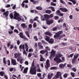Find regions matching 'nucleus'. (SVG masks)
I'll use <instances>...</instances> for the list:
<instances>
[{
	"label": "nucleus",
	"mask_w": 79,
	"mask_h": 79,
	"mask_svg": "<svg viewBox=\"0 0 79 79\" xmlns=\"http://www.w3.org/2000/svg\"><path fill=\"white\" fill-rule=\"evenodd\" d=\"M54 18L55 20H57V19H59V17L58 16H54Z\"/></svg>",
	"instance_id": "58836bf2"
},
{
	"label": "nucleus",
	"mask_w": 79,
	"mask_h": 79,
	"mask_svg": "<svg viewBox=\"0 0 79 79\" xmlns=\"http://www.w3.org/2000/svg\"><path fill=\"white\" fill-rule=\"evenodd\" d=\"M46 51L45 50H43L40 51V53L42 54V55H44L45 53H46Z\"/></svg>",
	"instance_id": "a878e982"
},
{
	"label": "nucleus",
	"mask_w": 79,
	"mask_h": 79,
	"mask_svg": "<svg viewBox=\"0 0 79 79\" xmlns=\"http://www.w3.org/2000/svg\"><path fill=\"white\" fill-rule=\"evenodd\" d=\"M25 46V45L24 44H23V45H22V44H21L19 46V48L20 49V52H21V50H22V48L23 50H24Z\"/></svg>",
	"instance_id": "9b49d317"
},
{
	"label": "nucleus",
	"mask_w": 79,
	"mask_h": 79,
	"mask_svg": "<svg viewBox=\"0 0 79 79\" xmlns=\"http://www.w3.org/2000/svg\"><path fill=\"white\" fill-rule=\"evenodd\" d=\"M38 47L40 49L44 48V46H42V44L41 42H39L38 43Z\"/></svg>",
	"instance_id": "9d476101"
},
{
	"label": "nucleus",
	"mask_w": 79,
	"mask_h": 79,
	"mask_svg": "<svg viewBox=\"0 0 79 79\" xmlns=\"http://www.w3.org/2000/svg\"><path fill=\"white\" fill-rule=\"evenodd\" d=\"M46 38H45V40L48 42L50 39V37L49 36H46Z\"/></svg>",
	"instance_id": "cd10ccee"
},
{
	"label": "nucleus",
	"mask_w": 79,
	"mask_h": 79,
	"mask_svg": "<svg viewBox=\"0 0 79 79\" xmlns=\"http://www.w3.org/2000/svg\"><path fill=\"white\" fill-rule=\"evenodd\" d=\"M62 56L63 55H62L61 53L60 52H58L56 54L55 58H54V61L56 62L57 64L63 62V61L60 58L62 57Z\"/></svg>",
	"instance_id": "f257e3e1"
},
{
	"label": "nucleus",
	"mask_w": 79,
	"mask_h": 79,
	"mask_svg": "<svg viewBox=\"0 0 79 79\" xmlns=\"http://www.w3.org/2000/svg\"><path fill=\"white\" fill-rule=\"evenodd\" d=\"M47 24L50 25L51 24H52L53 23V20H46Z\"/></svg>",
	"instance_id": "0eeeda50"
},
{
	"label": "nucleus",
	"mask_w": 79,
	"mask_h": 79,
	"mask_svg": "<svg viewBox=\"0 0 79 79\" xmlns=\"http://www.w3.org/2000/svg\"><path fill=\"white\" fill-rule=\"evenodd\" d=\"M36 10H42V7H41V6H38L36 7Z\"/></svg>",
	"instance_id": "5701e85b"
},
{
	"label": "nucleus",
	"mask_w": 79,
	"mask_h": 79,
	"mask_svg": "<svg viewBox=\"0 0 79 79\" xmlns=\"http://www.w3.org/2000/svg\"><path fill=\"white\" fill-rule=\"evenodd\" d=\"M72 69L73 71H74V72H76L77 70L75 68H72Z\"/></svg>",
	"instance_id": "e2e57ef3"
},
{
	"label": "nucleus",
	"mask_w": 79,
	"mask_h": 79,
	"mask_svg": "<svg viewBox=\"0 0 79 79\" xmlns=\"http://www.w3.org/2000/svg\"><path fill=\"white\" fill-rule=\"evenodd\" d=\"M75 61H76V59L74 58L72 60V64H74V63H75Z\"/></svg>",
	"instance_id": "37998d69"
},
{
	"label": "nucleus",
	"mask_w": 79,
	"mask_h": 79,
	"mask_svg": "<svg viewBox=\"0 0 79 79\" xmlns=\"http://www.w3.org/2000/svg\"><path fill=\"white\" fill-rule=\"evenodd\" d=\"M33 27L34 28H35L37 27V25H36V23L35 22L33 24Z\"/></svg>",
	"instance_id": "8fccbe9b"
},
{
	"label": "nucleus",
	"mask_w": 79,
	"mask_h": 79,
	"mask_svg": "<svg viewBox=\"0 0 79 79\" xmlns=\"http://www.w3.org/2000/svg\"><path fill=\"white\" fill-rule=\"evenodd\" d=\"M6 58L4 57L3 58V63H4V64H6Z\"/></svg>",
	"instance_id": "2f4dec72"
},
{
	"label": "nucleus",
	"mask_w": 79,
	"mask_h": 79,
	"mask_svg": "<svg viewBox=\"0 0 79 79\" xmlns=\"http://www.w3.org/2000/svg\"><path fill=\"white\" fill-rule=\"evenodd\" d=\"M59 10L63 12H66L68 11V9H67L66 8H60Z\"/></svg>",
	"instance_id": "ddd939ff"
},
{
	"label": "nucleus",
	"mask_w": 79,
	"mask_h": 79,
	"mask_svg": "<svg viewBox=\"0 0 79 79\" xmlns=\"http://www.w3.org/2000/svg\"><path fill=\"white\" fill-rule=\"evenodd\" d=\"M63 76L64 78H67V77H68V74L67 73H65L63 75Z\"/></svg>",
	"instance_id": "e433bc0d"
},
{
	"label": "nucleus",
	"mask_w": 79,
	"mask_h": 79,
	"mask_svg": "<svg viewBox=\"0 0 79 79\" xmlns=\"http://www.w3.org/2000/svg\"><path fill=\"white\" fill-rule=\"evenodd\" d=\"M46 64L47 66H50V60H49L48 59L47 60L46 62Z\"/></svg>",
	"instance_id": "aec40b11"
},
{
	"label": "nucleus",
	"mask_w": 79,
	"mask_h": 79,
	"mask_svg": "<svg viewBox=\"0 0 79 79\" xmlns=\"http://www.w3.org/2000/svg\"><path fill=\"white\" fill-rule=\"evenodd\" d=\"M40 61H45V59L44 57H43V56H42V55H40Z\"/></svg>",
	"instance_id": "f8f14e48"
},
{
	"label": "nucleus",
	"mask_w": 79,
	"mask_h": 79,
	"mask_svg": "<svg viewBox=\"0 0 79 79\" xmlns=\"http://www.w3.org/2000/svg\"><path fill=\"white\" fill-rule=\"evenodd\" d=\"M46 13L50 14L52 13V11L50 10H45Z\"/></svg>",
	"instance_id": "393cba45"
},
{
	"label": "nucleus",
	"mask_w": 79,
	"mask_h": 79,
	"mask_svg": "<svg viewBox=\"0 0 79 79\" xmlns=\"http://www.w3.org/2000/svg\"><path fill=\"white\" fill-rule=\"evenodd\" d=\"M14 70V68H12L9 69V71H10V72H12Z\"/></svg>",
	"instance_id": "09e8293b"
},
{
	"label": "nucleus",
	"mask_w": 79,
	"mask_h": 79,
	"mask_svg": "<svg viewBox=\"0 0 79 79\" xmlns=\"http://www.w3.org/2000/svg\"><path fill=\"white\" fill-rule=\"evenodd\" d=\"M21 5L23 8L24 7V6H25V4L23 2L21 4Z\"/></svg>",
	"instance_id": "774afa93"
},
{
	"label": "nucleus",
	"mask_w": 79,
	"mask_h": 79,
	"mask_svg": "<svg viewBox=\"0 0 79 79\" xmlns=\"http://www.w3.org/2000/svg\"><path fill=\"white\" fill-rule=\"evenodd\" d=\"M65 66V64H61L60 65H59V67L60 68H64Z\"/></svg>",
	"instance_id": "b1692460"
},
{
	"label": "nucleus",
	"mask_w": 79,
	"mask_h": 79,
	"mask_svg": "<svg viewBox=\"0 0 79 79\" xmlns=\"http://www.w3.org/2000/svg\"><path fill=\"white\" fill-rule=\"evenodd\" d=\"M60 1L61 3H62V4H64V5H66V2L63 1V0H60Z\"/></svg>",
	"instance_id": "4c0bfd02"
},
{
	"label": "nucleus",
	"mask_w": 79,
	"mask_h": 79,
	"mask_svg": "<svg viewBox=\"0 0 79 79\" xmlns=\"http://www.w3.org/2000/svg\"><path fill=\"white\" fill-rule=\"evenodd\" d=\"M41 42H42L43 44H47V42H45L44 40H42Z\"/></svg>",
	"instance_id": "052dcab7"
},
{
	"label": "nucleus",
	"mask_w": 79,
	"mask_h": 79,
	"mask_svg": "<svg viewBox=\"0 0 79 79\" xmlns=\"http://www.w3.org/2000/svg\"><path fill=\"white\" fill-rule=\"evenodd\" d=\"M44 18L45 19V21H47L49 19V15L48 14H44Z\"/></svg>",
	"instance_id": "1a4fd4ad"
},
{
	"label": "nucleus",
	"mask_w": 79,
	"mask_h": 79,
	"mask_svg": "<svg viewBox=\"0 0 79 79\" xmlns=\"http://www.w3.org/2000/svg\"><path fill=\"white\" fill-rule=\"evenodd\" d=\"M13 44H10V49H13Z\"/></svg>",
	"instance_id": "4d7b16f0"
},
{
	"label": "nucleus",
	"mask_w": 79,
	"mask_h": 79,
	"mask_svg": "<svg viewBox=\"0 0 79 79\" xmlns=\"http://www.w3.org/2000/svg\"><path fill=\"white\" fill-rule=\"evenodd\" d=\"M63 32V31H59L58 32L56 33L55 35H54V37L55 39H56L61 40V38L65 37L66 35H60L61 34H62Z\"/></svg>",
	"instance_id": "f03ea898"
},
{
	"label": "nucleus",
	"mask_w": 79,
	"mask_h": 79,
	"mask_svg": "<svg viewBox=\"0 0 79 79\" xmlns=\"http://www.w3.org/2000/svg\"><path fill=\"white\" fill-rule=\"evenodd\" d=\"M25 34L29 38H30V35H29V32L28 31H25Z\"/></svg>",
	"instance_id": "c756f323"
},
{
	"label": "nucleus",
	"mask_w": 79,
	"mask_h": 79,
	"mask_svg": "<svg viewBox=\"0 0 79 79\" xmlns=\"http://www.w3.org/2000/svg\"><path fill=\"white\" fill-rule=\"evenodd\" d=\"M72 65L71 64H67V67L68 68H71Z\"/></svg>",
	"instance_id": "0e129e2a"
},
{
	"label": "nucleus",
	"mask_w": 79,
	"mask_h": 79,
	"mask_svg": "<svg viewBox=\"0 0 79 79\" xmlns=\"http://www.w3.org/2000/svg\"><path fill=\"white\" fill-rule=\"evenodd\" d=\"M33 39L35 41H37L38 40V38H37V37L36 35H35L33 37Z\"/></svg>",
	"instance_id": "c85d7f7f"
},
{
	"label": "nucleus",
	"mask_w": 79,
	"mask_h": 79,
	"mask_svg": "<svg viewBox=\"0 0 79 79\" xmlns=\"http://www.w3.org/2000/svg\"><path fill=\"white\" fill-rule=\"evenodd\" d=\"M21 26H22L23 28H25V27H26V24L25 23H22L21 24Z\"/></svg>",
	"instance_id": "ea45409f"
},
{
	"label": "nucleus",
	"mask_w": 79,
	"mask_h": 79,
	"mask_svg": "<svg viewBox=\"0 0 79 79\" xmlns=\"http://www.w3.org/2000/svg\"><path fill=\"white\" fill-rule=\"evenodd\" d=\"M53 18V15L52 14L49 15V18Z\"/></svg>",
	"instance_id": "f704fd0d"
},
{
	"label": "nucleus",
	"mask_w": 79,
	"mask_h": 79,
	"mask_svg": "<svg viewBox=\"0 0 79 79\" xmlns=\"http://www.w3.org/2000/svg\"><path fill=\"white\" fill-rule=\"evenodd\" d=\"M34 47L35 48H37L38 47V45H37V43H36L35 44Z\"/></svg>",
	"instance_id": "5fc2aeb1"
},
{
	"label": "nucleus",
	"mask_w": 79,
	"mask_h": 79,
	"mask_svg": "<svg viewBox=\"0 0 79 79\" xmlns=\"http://www.w3.org/2000/svg\"><path fill=\"white\" fill-rule=\"evenodd\" d=\"M27 70H28V67L25 68L23 70V73H24V74H26V73H27Z\"/></svg>",
	"instance_id": "a211bd4d"
},
{
	"label": "nucleus",
	"mask_w": 79,
	"mask_h": 79,
	"mask_svg": "<svg viewBox=\"0 0 79 79\" xmlns=\"http://www.w3.org/2000/svg\"><path fill=\"white\" fill-rule=\"evenodd\" d=\"M10 19H13V18H14V17H13V14L12 13H11L10 14Z\"/></svg>",
	"instance_id": "72a5a7b5"
},
{
	"label": "nucleus",
	"mask_w": 79,
	"mask_h": 79,
	"mask_svg": "<svg viewBox=\"0 0 79 79\" xmlns=\"http://www.w3.org/2000/svg\"><path fill=\"white\" fill-rule=\"evenodd\" d=\"M60 13H61V12H60V10H58L56 11V15H58V14H59Z\"/></svg>",
	"instance_id": "a19ab883"
},
{
	"label": "nucleus",
	"mask_w": 79,
	"mask_h": 79,
	"mask_svg": "<svg viewBox=\"0 0 79 79\" xmlns=\"http://www.w3.org/2000/svg\"><path fill=\"white\" fill-rule=\"evenodd\" d=\"M30 73L31 74L35 75H36V70H35L32 69V68H31V69L30 70Z\"/></svg>",
	"instance_id": "39448f33"
},
{
	"label": "nucleus",
	"mask_w": 79,
	"mask_h": 79,
	"mask_svg": "<svg viewBox=\"0 0 79 79\" xmlns=\"http://www.w3.org/2000/svg\"><path fill=\"white\" fill-rule=\"evenodd\" d=\"M57 15H58V16H63L64 15V14L60 13L59 14H57Z\"/></svg>",
	"instance_id": "79ce46f5"
},
{
	"label": "nucleus",
	"mask_w": 79,
	"mask_h": 79,
	"mask_svg": "<svg viewBox=\"0 0 79 79\" xmlns=\"http://www.w3.org/2000/svg\"><path fill=\"white\" fill-rule=\"evenodd\" d=\"M20 57V54L17 53H16L14 54V58H19Z\"/></svg>",
	"instance_id": "2eb2a0df"
},
{
	"label": "nucleus",
	"mask_w": 79,
	"mask_h": 79,
	"mask_svg": "<svg viewBox=\"0 0 79 79\" xmlns=\"http://www.w3.org/2000/svg\"><path fill=\"white\" fill-rule=\"evenodd\" d=\"M4 74H5V72L3 71L0 72V76H3Z\"/></svg>",
	"instance_id": "bb28decb"
},
{
	"label": "nucleus",
	"mask_w": 79,
	"mask_h": 79,
	"mask_svg": "<svg viewBox=\"0 0 79 79\" xmlns=\"http://www.w3.org/2000/svg\"><path fill=\"white\" fill-rule=\"evenodd\" d=\"M56 53V51H55L53 49L52 50L51 52V55H50V56L49 57L50 60H52V58L55 57Z\"/></svg>",
	"instance_id": "20e7f679"
},
{
	"label": "nucleus",
	"mask_w": 79,
	"mask_h": 79,
	"mask_svg": "<svg viewBox=\"0 0 79 79\" xmlns=\"http://www.w3.org/2000/svg\"><path fill=\"white\" fill-rule=\"evenodd\" d=\"M71 75L73 77H74L75 75H74V73H73V72H71L70 73Z\"/></svg>",
	"instance_id": "49530a36"
},
{
	"label": "nucleus",
	"mask_w": 79,
	"mask_h": 79,
	"mask_svg": "<svg viewBox=\"0 0 79 79\" xmlns=\"http://www.w3.org/2000/svg\"><path fill=\"white\" fill-rule=\"evenodd\" d=\"M53 31H55L57 30V27H55L52 28Z\"/></svg>",
	"instance_id": "c9c22d12"
},
{
	"label": "nucleus",
	"mask_w": 79,
	"mask_h": 79,
	"mask_svg": "<svg viewBox=\"0 0 79 79\" xmlns=\"http://www.w3.org/2000/svg\"><path fill=\"white\" fill-rule=\"evenodd\" d=\"M19 35L20 37V38H21L22 39H23L25 40H28L27 38H26V37H25L24 35H23V33L22 32H20L19 34Z\"/></svg>",
	"instance_id": "423d86ee"
},
{
	"label": "nucleus",
	"mask_w": 79,
	"mask_h": 79,
	"mask_svg": "<svg viewBox=\"0 0 79 79\" xmlns=\"http://www.w3.org/2000/svg\"><path fill=\"white\" fill-rule=\"evenodd\" d=\"M30 22L31 24H33V23H34V22H33V20H32V19H30Z\"/></svg>",
	"instance_id": "bf43d9fd"
},
{
	"label": "nucleus",
	"mask_w": 79,
	"mask_h": 79,
	"mask_svg": "<svg viewBox=\"0 0 79 79\" xmlns=\"http://www.w3.org/2000/svg\"><path fill=\"white\" fill-rule=\"evenodd\" d=\"M61 59L62 60V61L63 62V61H65V57L64 56H62L61 58Z\"/></svg>",
	"instance_id": "6e6d98bb"
},
{
	"label": "nucleus",
	"mask_w": 79,
	"mask_h": 79,
	"mask_svg": "<svg viewBox=\"0 0 79 79\" xmlns=\"http://www.w3.org/2000/svg\"><path fill=\"white\" fill-rule=\"evenodd\" d=\"M45 34L47 35H49V36H51L52 35V34L49 31L46 32L45 33Z\"/></svg>",
	"instance_id": "412c9836"
},
{
	"label": "nucleus",
	"mask_w": 79,
	"mask_h": 79,
	"mask_svg": "<svg viewBox=\"0 0 79 79\" xmlns=\"http://www.w3.org/2000/svg\"><path fill=\"white\" fill-rule=\"evenodd\" d=\"M69 18H70V19H73V15H70L69 16Z\"/></svg>",
	"instance_id": "864d4df0"
},
{
	"label": "nucleus",
	"mask_w": 79,
	"mask_h": 79,
	"mask_svg": "<svg viewBox=\"0 0 79 79\" xmlns=\"http://www.w3.org/2000/svg\"><path fill=\"white\" fill-rule=\"evenodd\" d=\"M30 2H32L33 4H35V5H36L37 3H39V1H35L34 0H30Z\"/></svg>",
	"instance_id": "dca6fc26"
},
{
	"label": "nucleus",
	"mask_w": 79,
	"mask_h": 79,
	"mask_svg": "<svg viewBox=\"0 0 79 79\" xmlns=\"http://www.w3.org/2000/svg\"><path fill=\"white\" fill-rule=\"evenodd\" d=\"M0 11H1L2 12H4L5 11V9H3V8H2L0 10Z\"/></svg>",
	"instance_id": "c03bdc74"
},
{
	"label": "nucleus",
	"mask_w": 79,
	"mask_h": 79,
	"mask_svg": "<svg viewBox=\"0 0 79 79\" xmlns=\"http://www.w3.org/2000/svg\"><path fill=\"white\" fill-rule=\"evenodd\" d=\"M14 19H17V20H19L21 21V18H20V15L19 13L16 12V11L14 12Z\"/></svg>",
	"instance_id": "7ed1b4c3"
},
{
	"label": "nucleus",
	"mask_w": 79,
	"mask_h": 79,
	"mask_svg": "<svg viewBox=\"0 0 79 79\" xmlns=\"http://www.w3.org/2000/svg\"><path fill=\"white\" fill-rule=\"evenodd\" d=\"M78 56H79V54H77L75 56H74L73 59L76 60Z\"/></svg>",
	"instance_id": "473e14b6"
},
{
	"label": "nucleus",
	"mask_w": 79,
	"mask_h": 79,
	"mask_svg": "<svg viewBox=\"0 0 79 79\" xmlns=\"http://www.w3.org/2000/svg\"><path fill=\"white\" fill-rule=\"evenodd\" d=\"M31 67H33L34 66V60H33L32 63V65H31Z\"/></svg>",
	"instance_id": "338daca9"
},
{
	"label": "nucleus",
	"mask_w": 79,
	"mask_h": 79,
	"mask_svg": "<svg viewBox=\"0 0 79 79\" xmlns=\"http://www.w3.org/2000/svg\"><path fill=\"white\" fill-rule=\"evenodd\" d=\"M11 63L14 66H15V65H16V64H17L16 60L14 59H13L11 60Z\"/></svg>",
	"instance_id": "6e6552de"
},
{
	"label": "nucleus",
	"mask_w": 79,
	"mask_h": 79,
	"mask_svg": "<svg viewBox=\"0 0 79 79\" xmlns=\"http://www.w3.org/2000/svg\"><path fill=\"white\" fill-rule=\"evenodd\" d=\"M56 75H57V76H59V77L61 76V73L60 72H57V73Z\"/></svg>",
	"instance_id": "de8ad7c7"
},
{
	"label": "nucleus",
	"mask_w": 79,
	"mask_h": 79,
	"mask_svg": "<svg viewBox=\"0 0 79 79\" xmlns=\"http://www.w3.org/2000/svg\"><path fill=\"white\" fill-rule=\"evenodd\" d=\"M45 51L46 52H47L48 51H50V48L48 46H46L45 47Z\"/></svg>",
	"instance_id": "4be33fe9"
},
{
	"label": "nucleus",
	"mask_w": 79,
	"mask_h": 79,
	"mask_svg": "<svg viewBox=\"0 0 79 79\" xmlns=\"http://www.w3.org/2000/svg\"><path fill=\"white\" fill-rule=\"evenodd\" d=\"M25 64L26 65H28L29 64V62H28V61H26L25 62Z\"/></svg>",
	"instance_id": "69168bd1"
},
{
	"label": "nucleus",
	"mask_w": 79,
	"mask_h": 79,
	"mask_svg": "<svg viewBox=\"0 0 79 79\" xmlns=\"http://www.w3.org/2000/svg\"><path fill=\"white\" fill-rule=\"evenodd\" d=\"M32 24H30L28 25V27L30 28V29H32Z\"/></svg>",
	"instance_id": "603ef678"
},
{
	"label": "nucleus",
	"mask_w": 79,
	"mask_h": 79,
	"mask_svg": "<svg viewBox=\"0 0 79 79\" xmlns=\"http://www.w3.org/2000/svg\"><path fill=\"white\" fill-rule=\"evenodd\" d=\"M53 76V73H51V74H49L48 75V79H51L52 78V77Z\"/></svg>",
	"instance_id": "4468645a"
},
{
	"label": "nucleus",
	"mask_w": 79,
	"mask_h": 79,
	"mask_svg": "<svg viewBox=\"0 0 79 79\" xmlns=\"http://www.w3.org/2000/svg\"><path fill=\"white\" fill-rule=\"evenodd\" d=\"M51 5H52V6H56V4L53 3V2H51Z\"/></svg>",
	"instance_id": "a18cd8bd"
},
{
	"label": "nucleus",
	"mask_w": 79,
	"mask_h": 79,
	"mask_svg": "<svg viewBox=\"0 0 79 79\" xmlns=\"http://www.w3.org/2000/svg\"><path fill=\"white\" fill-rule=\"evenodd\" d=\"M8 11H7L6 12L4 13L3 15H5L6 18H7L8 16Z\"/></svg>",
	"instance_id": "6ab92c4d"
},
{
	"label": "nucleus",
	"mask_w": 79,
	"mask_h": 79,
	"mask_svg": "<svg viewBox=\"0 0 79 79\" xmlns=\"http://www.w3.org/2000/svg\"><path fill=\"white\" fill-rule=\"evenodd\" d=\"M48 42H49V44H53V42H54V39L53 38L50 39L49 41H48Z\"/></svg>",
	"instance_id": "f3484780"
},
{
	"label": "nucleus",
	"mask_w": 79,
	"mask_h": 79,
	"mask_svg": "<svg viewBox=\"0 0 79 79\" xmlns=\"http://www.w3.org/2000/svg\"><path fill=\"white\" fill-rule=\"evenodd\" d=\"M71 2L73 3V5H75L76 4V2L75 0L71 1Z\"/></svg>",
	"instance_id": "3c124183"
},
{
	"label": "nucleus",
	"mask_w": 79,
	"mask_h": 79,
	"mask_svg": "<svg viewBox=\"0 0 79 79\" xmlns=\"http://www.w3.org/2000/svg\"><path fill=\"white\" fill-rule=\"evenodd\" d=\"M14 32H16V33H19V31H18V30L17 29H15L14 30Z\"/></svg>",
	"instance_id": "13d9d810"
},
{
	"label": "nucleus",
	"mask_w": 79,
	"mask_h": 79,
	"mask_svg": "<svg viewBox=\"0 0 79 79\" xmlns=\"http://www.w3.org/2000/svg\"><path fill=\"white\" fill-rule=\"evenodd\" d=\"M50 69H51V70L54 69H57V67L55 66H54L51 67Z\"/></svg>",
	"instance_id": "7c9ffc66"
},
{
	"label": "nucleus",
	"mask_w": 79,
	"mask_h": 79,
	"mask_svg": "<svg viewBox=\"0 0 79 79\" xmlns=\"http://www.w3.org/2000/svg\"><path fill=\"white\" fill-rule=\"evenodd\" d=\"M51 9L52 10V11H55V10L53 7L51 8Z\"/></svg>",
	"instance_id": "680f3d73"
}]
</instances>
